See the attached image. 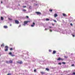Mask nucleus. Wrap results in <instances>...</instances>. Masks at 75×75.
I'll list each match as a JSON object with an SVG mask.
<instances>
[{
    "label": "nucleus",
    "instance_id": "bb28decb",
    "mask_svg": "<svg viewBox=\"0 0 75 75\" xmlns=\"http://www.w3.org/2000/svg\"><path fill=\"white\" fill-rule=\"evenodd\" d=\"M62 64H66V63H65V62H62Z\"/></svg>",
    "mask_w": 75,
    "mask_h": 75
},
{
    "label": "nucleus",
    "instance_id": "ddd939ff",
    "mask_svg": "<svg viewBox=\"0 0 75 75\" xmlns=\"http://www.w3.org/2000/svg\"><path fill=\"white\" fill-rule=\"evenodd\" d=\"M6 64H9V62L8 61H6Z\"/></svg>",
    "mask_w": 75,
    "mask_h": 75
},
{
    "label": "nucleus",
    "instance_id": "4468645a",
    "mask_svg": "<svg viewBox=\"0 0 75 75\" xmlns=\"http://www.w3.org/2000/svg\"><path fill=\"white\" fill-rule=\"evenodd\" d=\"M40 74H45V73L44 72H41Z\"/></svg>",
    "mask_w": 75,
    "mask_h": 75
},
{
    "label": "nucleus",
    "instance_id": "f3484780",
    "mask_svg": "<svg viewBox=\"0 0 75 75\" xmlns=\"http://www.w3.org/2000/svg\"><path fill=\"white\" fill-rule=\"evenodd\" d=\"M1 20H4V18H3L2 17H1Z\"/></svg>",
    "mask_w": 75,
    "mask_h": 75
},
{
    "label": "nucleus",
    "instance_id": "72a5a7b5",
    "mask_svg": "<svg viewBox=\"0 0 75 75\" xmlns=\"http://www.w3.org/2000/svg\"><path fill=\"white\" fill-rule=\"evenodd\" d=\"M71 66L72 67H74V64H72L71 65Z\"/></svg>",
    "mask_w": 75,
    "mask_h": 75
},
{
    "label": "nucleus",
    "instance_id": "a878e982",
    "mask_svg": "<svg viewBox=\"0 0 75 75\" xmlns=\"http://www.w3.org/2000/svg\"><path fill=\"white\" fill-rule=\"evenodd\" d=\"M10 50H11V51H12V50H13V48H11L10 49Z\"/></svg>",
    "mask_w": 75,
    "mask_h": 75
},
{
    "label": "nucleus",
    "instance_id": "ea45409f",
    "mask_svg": "<svg viewBox=\"0 0 75 75\" xmlns=\"http://www.w3.org/2000/svg\"><path fill=\"white\" fill-rule=\"evenodd\" d=\"M52 25H53V26L54 25V23H52Z\"/></svg>",
    "mask_w": 75,
    "mask_h": 75
},
{
    "label": "nucleus",
    "instance_id": "58836bf2",
    "mask_svg": "<svg viewBox=\"0 0 75 75\" xmlns=\"http://www.w3.org/2000/svg\"><path fill=\"white\" fill-rule=\"evenodd\" d=\"M17 63H18V64H20V62H17Z\"/></svg>",
    "mask_w": 75,
    "mask_h": 75
},
{
    "label": "nucleus",
    "instance_id": "aec40b11",
    "mask_svg": "<svg viewBox=\"0 0 75 75\" xmlns=\"http://www.w3.org/2000/svg\"><path fill=\"white\" fill-rule=\"evenodd\" d=\"M64 57L66 59L68 58V56H64Z\"/></svg>",
    "mask_w": 75,
    "mask_h": 75
},
{
    "label": "nucleus",
    "instance_id": "f03ea898",
    "mask_svg": "<svg viewBox=\"0 0 75 75\" xmlns=\"http://www.w3.org/2000/svg\"><path fill=\"white\" fill-rule=\"evenodd\" d=\"M8 47L7 46H6L5 47V51H8Z\"/></svg>",
    "mask_w": 75,
    "mask_h": 75
},
{
    "label": "nucleus",
    "instance_id": "a18cd8bd",
    "mask_svg": "<svg viewBox=\"0 0 75 75\" xmlns=\"http://www.w3.org/2000/svg\"><path fill=\"white\" fill-rule=\"evenodd\" d=\"M0 50H1V48H0Z\"/></svg>",
    "mask_w": 75,
    "mask_h": 75
},
{
    "label": "nucleus",
    "instance_id": "6ab92c4d",
    "mask_svg": "<svg viewBox=\"0 0 75 75\" xmlns=\"http://www.w3.org/2000/svg\"><path fill=\"white\" fill-rule=\"evenodd\" d=\"M53 21H54V22H55V23H57V22L55 20H53Z\"/></svg>",
    "mask_w": 75,
    "mask_h": 75
},
{
    "label": "nucleus",
    "instance_id": "c03bdc74",
    "mask_svg": "<svg viewBox=\"0 0 75 75\" xmlns=\"http://www.w3.org/2000/svg\"><path fill=\"white\" fill-rule=\"evenodd\" d=\"M1 3H3V2L1 1Z\"/></svg>",
    "mask_w": 75,
    "mask_h": 75
},
{
    "label": "nucleus",
    "instance_id": "4c0bfd02",
    "mask_svg": "<svg viewBox=\"0 0 75 75\" xmlns=\"http://www.w3.org/2000/svg\"><path fill=\"white\" fill-rule=\"evenodd\" d=\"M49 28H52V27L51 26H49Z\"/></svg>",
    "mask_w": 75,
    "mask_h": 75
},
{
    "label": "nucleus",
    "instance_id": "dca6fc26",
    "mask_svg": "<svg viewBox=\"0 0 75 75\" xmlns=\"http://www.w3.org/2000/svg\"><path fill=\"white\" fill-rule=\"evenodd\" d=\"M63 16H67L66 14L65 13H63Z\"/></svg>",
    "mask_w": 75,
    "mask_h": 75
},
{
    "label": "nucleus",
    "instance_id": "393cba45",
    "mask_svg": "<svg viewBox=\"0 0 75 75\" xmlns=\"http://www.w3.org/2000/svg\"><path fill=\"white\" fill-rule=\"evenodd\" d=\"M58 64H59V65H61V64H61V63H59Z\"/></svg>",
    "mask_w": 75,
    "mask_h": 75
},
{
    "label": "nucleus",
    "instance_id": "2eb2a0df",
    "mask_svg": "<svg viewBox=\"0 0 75 75\" xmlns=\"http://www.w3.org/2000/svg\"><path fill=\"white\" fill-rule=\"evenodd\" d=\"M46 70H47V71H50V69H49L48 68H46Z\"/></svg>",
    "mask_w": 75,
    "mask_h": 75
},
{
    "label": "nucleus",
    "instance_id": "4be33fe9",
    "mask_svg": "<svg viewBox=\"0 0 75 75\" xmlns=\"http://www.w3.org/2000/svg\"><path fill=\"white\" fill-rule=\"evenodd\" d=\"M49 11H50L51 12H52V9H50Z\"/></svg>",
    "mask_w": 75,
    "mask_h": 75
},
{
    "label": "nucleus",
    "instance_id": "f704fd0d",
    "mask_svg": "<svg viewBox=\"0 0 75 75\" xmlns=\"http://www.w3.org/2000/svg\"><path fill=\"white\" fill-rule=\"evenodd\" d=\"M23 11H26V10H25V9H24V10H23Z\"/></svg>",
    "mask_w": 75,
    "mask_h": 75
},
{
    "label": "nucleus",
    "instance_id": "1a4fd4ad",
    "mask_svg": "<svg viewBox=\"0 0 75 75\" xmlns=\"http://www.w3.org/2000/svg\"><path fill=\"white\" fill-rule=\"evenodd\" d=\"M58 16V15L57 14V13H55L54 14V17H56Z\"/></svg>",
    "mask_w": 75,
    "mask_h": 75
},
{
    "label": "nucleus",
    "instance_id": "412c9836",
    "mask_svg": "<svg viewBox=\"0 0 75 75\" xmlns=\"http://www.w3.org/2000/svg\"><path fill=\"white\" fill-rule=\"evenodd\" d=\"M46 21H49L50 20V19L48 18H47L46 19Z\"/></svg>",
    "mask_w": 75,
    "mask_h": 75
},
{
    "label": "nucleus",
    "instance_id": "b1692460",
    "mask_svg": "<svg viewBox=\"0 0 75 75\" xmlns=\"http://www.w3.org/2000/svg\"><path fill=\"white\" fill-rule=\"evenodd\" d=\"M23 8H25L27 7L26 6H23Z\"/></svg>",
    "mask_w": 75,
    "mask_h": 75
},
{
    "label": "nucleus",
    "instance_id": "37998d69",
    "mask_svg": "<svg viewBox=\"0 0 75 75\" xmlns=\"http://www.w3.org/2000/svg\"><path fill=\"white\" fill-rule=\"evenodd\" d=\"M47 30V28H46L45 29V30Z\"/></svg>",
    "mask_w": 75,
    "mask_h": 75
},
{
    "label": "nucleus",
    "instance_id": "7c9ffc66",
    "mask_svg": "<svg viewBox=\"0 0 75 75\" xmlns=\"http://www.w3.org/2000/svg\"><path fill=\"white\" fill-rule=\"evenodd\" d=\"M50 32H52V30L51 29H50Z\"/></svg>",
    "mask_w": 75,
    "mask_h": 75
},
{
    "label": "nucleus",
    "instance_id": "6e6552de",
    "mask_svg": "<svg viewBox=\"0 0 75 75\" xmlns=\"http://www.w3.org/2000/svg\"><path fill=\"white\" fill-rule=\"evenodd\" d=\"M4 43H3L2 45H1V47H2V48H3L4 47Z\"/></svg>",
    "mask_w": 75,
    "mask_h": 75
},
{
    "label": "nucleus",
    "instance_id": "2f4dec72",
    "mask_svg": "<svg viewBox=\"0 0 75 75\" xmlns=\"http://www.w3.org/2000/svg\"><path fill=\"white\" fill-rule=\"evenodd\" d=\"M7 75H11V74H7Z\"/></svg>",
    "mask_w": 75,
    "mask_h": 75
},
{
    "label": "nucleus",
    "instance_id": "9d476101",
    "mask_svg": "<svg viewBox=\"0 0 75 75\" xmlns=\"http://www.w3.org/2000/svg\"><path fill=\"white\" fill-rule=\"evenodd\" d=\"M9 63H10L11 64H12V63H13V61L11 60L9 61Z\"/></svg>",
    "mask_w": 75,
    "mask_h": 75
},
{
    "label": "nucleus",
    "instance_id": "e433bc0d",
    "mask_svg": "<svg viewBox=\"0 0 75 75\" xmlns=\"http://www.w3.org/2000/svg\"><path fill=\"white\" fill-rule=\"evenodd\" d=\"M21 25H20L19 26H18V27H21Z\"/></svg>",
    "mask_w": 75,
    "mask_h": 75
},
{
    "label": "nucleus",
    "instance_id": "cd10ccee",
    "mask_svg": "<svg viewBox=\"0 0 75 75\" xmlns=\"http://www.w3.org/2000/svg\"><path fill=\"white\" fill-rule=\"evenodd\" d=\"M26 17L27 18H29L28 16H26Z\"/></svg>",
    "mask_w": 75,
    "mask_h": 75
},
{
    "label": "nucleus",
    "instance_id": "79ce46f5",
    "mask_svg": "<svg viewBox=\"0 0 75 75\" xmlns=\"http://www.w3.org/2000/svg\"><path fill=\"white\" fill-rule=\"evenodd\" d=\"M11 25H11V24H10V26H11Z\"/></svg>",
    "mask_w": 75,
    "mask_h": 75
},
{
    "label": "nucleus",
    "instance_id": "f8f14e48",
    "mask_svg": "<svg viewBox=\"0 0 75 75\" xmlns=\"http://www.w3.org/2000/svg\"><path fill=\"white\" fill-rule=\"evenodd\" d=\"M55 53H56V51H53V53H52L53 54H55Z\"/></svg>",
    "mask_w": 75,
    "mask_h": 75
},
{
    "label": "nucleus",
    "instance_id": "a19ab883",
    "mask_svg": "<svg viewBox=\"0 0 75 75\" xmlns=\"http://www.w3.org/2000/svg\"><path fill=\"white\" fill-rule=\"evenodd\" d=\"M72 36L74 37H75V35H72Z\"/></svg>",
    "mask_w": 75,
    "mask_h": 75
},
{
    "label": "nucleus",
    "instance_id": "7ed1b4c3",
    "mask_svg": "<svg viewBox=\"0 0 75 75\" xmlns=\"http://www.w3.org/2000/svg\"><path fill=\"white\" fill-rule=\"evenodd\" d=\"M60 60H61L62 61H63V60H64V59L62 58H61V57H59L57 59V61H60Z\"/></svg>",
    "mask_w": 75,
    "mask_h": 75
},
{
    "label": "nucleus",
    "instance_id": "c756f323",
    "mask_svg": "<svg viewBox=\"0 0 75 75\" xmlns=\"http://www.w3.org/2000/svg\"><path fill=\"white\" fill-rule=\"evenodd\" d=\"M49 52H51V50H49Z\"/></svg>",
    "mask_w": 75,
    "mask_h": 75
},
{
    "label": "nucleus",
    "instance_id": "20e7f679",
    "mask_svg": "<svg viewBox=\"0 0 75 75\" xmlns=\"http://www.w3.org/2000/svg\"><path fill=\"white\" fill-rule=\"evenodd\" d=\"M9 55H11V57H15V55L12 54V53H11V52H10L9 53Z\"/></svg>",
    "mask_w": 75,
    "mask_h": 75
},
{
    "label": "nucleus",
    "instance_id": "39448f33",
    "mask_svg": "<svg viewBox=\"0 0 75 75\" xmlns=\"http://www.w3.org/2000/svg\"><path fill=\"white\" fill-rule=\"evenodd\" d=\"M36 14H37V15H39L40 14H41V12H35Z\"/></svg>",
    "mask_w": 75,
    "mask_h": 75
},
{
    "label": "nucleus",
    "instance_id": "423d86ee",
    "mask_svg": "<svg viewBox=\"0 0 75 75\" xmlns=\"http://www.w3.org/2000/svg\"><path fill=\"white\" fill-rule=\"evenodd\" d=\"M35 25V23L33 22V25H31V27H34Z\"/></svg>",
    "mask_w": 75,
    "mask_h": 75
},
{
    "label": "nucleus",
    "instance_id": "0eeeda50",
    "mask_svg": "<svg viewBox=\"0 0 75 75\" xmlns=\"http://www.w3.org/2000/svg\"><path fill=\"white\" fill-rule=\"evenodd\" d=\"M15 21L16 24H19V21L17 20H15Z\"/></svg>",
    "mask_w": 75,
    "mask_h": 75
},
{
    "label": "nucleus",
    "instance_id": "c9c22d12",
    "mask_svg": "<svg viewBox=\"0 0 75 75\" xmlns=\"http://www.w3.org/2000/svg\"><path fill=\"white\" fill-rule=\"evenodd\" d=\"M70 25H71V26H72V25H72V23H71V24H70Z\"/></svg>",
    "mask_w": 75,
    "mask_h": 75
},
{
    "label": "nucleus",
    "instance_id": "9b49d317",
    "mask_svg": "<svg viewBox=\"0 0 75 75\" xmlns=\"http://www.w3.org/2000/svg\"><path fill=\"white\" fill-rule=\"evenodd\" d=\"M4 28H8V27L7 26H4Z\"/></svg>",
    "mask_w": 75,
    "mask_h": 75
},
{
    "label": "nucleus",
    "instance_id": "f257e3e1",
    "mask_svg": "<svg viewBox=\"0 0 75 75\" xmlns=\"http://www.w3.org/2000/svg\"><path fill=\"white\" fill-rule=\"evenodd\" d=\"M30 21H24V24H23V25L25 26V25L27 24L28 23H30Z\"/></svg>",
    "mask_w": 75,
    "mask_h": 75
},
{
    "label": "nucleus",
    "instance_id": "a211bd4d",
    "mask_svg": "<svg viewBox=\"0 0 75 75\" xmlns=\"http://www.w3.org/2000/svg\"><path fill=\"white\" fill-rule=\"evenodd\" d=\"M19 64H23V62H22V61H21V62H19Z\"/></svg>",
    "mask_w": 75,
    "mask_h": 75
},
{
    "label": "nucleus",
    "instance_id": "5701e85b",
    "mask_svg": "<svg viewBox=\"0 0 75 75\" xmlns=\"http://www.w3.org/2000/svg\"><path fill=\"white\" fill-rule=\"evenodd\" d=\"M8 20H10L11 21V20H12V19L10 18H8Z\"/></svg>",
    "mask_w": 75,
    "mask_h": 75
},
{
    "label": "nucleus",
    "instance_id": "c85d7f7f",
    "mask_svg": "<svg viewBox=\"0 0 75 75\" xmlns=\"http://www.w3.org/2000/svg\"><path fill=\"white\" fill-rule=\"evenodd\" d=\"M73 75H75V72H73Z\"/></svg>",
    "mask_w": 75,
    "mask_h": 75
},
{
    "label": "nucleus",
    "instance_id": "473e14b6",
    "mask_svg": "<svg viewBox=\"0 0 75 75\" xmlns=\"http://www.w3.org/2000/svg\"><path fill=\"white\" fill-rule=\"evenodd\" d=\"M34 71V72H36V69H35Z\"/></svg>",
    "mask_w": 75,
    "mask_h": 75
}]
</instances>
